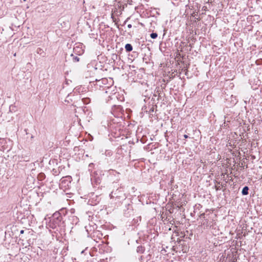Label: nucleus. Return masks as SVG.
<instances>
[{
  "label": "nucleus",
  "mask_w": 262,
  "mask_h": 262,
  "mask_svg": "<svg viewBox=\"0 0 262 262\" xmlns=\"http://www.w3.org/2000/svg\"><path fill=\"white\" fill-rule=\"evenodd\" d=\"M66 212V210L64 209H61L59 211L55 212L49 223V227L52 229H55L58 227H64L63 217L65 216Z\"/></svg>",
  "instance_id": "1"
},
{
  "label": "nucleus",
  "mask_w": 262,
  "mask_h": 262,
  "mask_svg": "<svg viewBox=\"0 0 262 262\" xmlns=\"http://www.w3.org/2000/svg\"><path fill=\"white\" fill-rule=\"evenodd\" d=\"M72 181V177L70 176L63 177L60 180V185L63 187H69Z\"/></svg>",
  "instance_id": "2"
},
{
  "label": "nucleus",
  "mask_w": 262,
  "mask_h": 262,
  "mask_svg": "<svg viewBox=\"0 0 262 262\" xmlns=\"http://www.w3.org/2000/svg\"><path fill=\"white\" fill-rule=\"evenodd\" d=\"M125 49L126 52H129L133 50V47L131 44L127 43L125 46Z\"/></svg>",
  "instance_id": "3"
},
{
  "label": "nucleus",
  "mask_w": 262,
  "mask_h": 262,
  "mask_svg": "<svg viewBox=\"0 0 262 262\" xmlns=\"http://www.w3.org/2000/svg\"><path fill=\"white\" fill-rule=\"evenodd\" d=\"M249 187L248 186H245L242 191V193L243 195H246L248 194Z\"/></svg>",
  "instance_id": "4"
},
{
  "label": "nucleus",
  "mask_w": 262,
  "mask_h": 262,
  "mask_svg": "<svg viewBox=\"0 0 262 262\" xmlns=\"http://www.w3.org/2000/svg\"><path fill=\"white\" fill-rule=\"evenodd\" d=\"M46 178V176L43 173H40L37 176V179L39 181H43Z\"/></svg>",
  "instance_id": "5"
},
{
  "label": "nucleus",
  "mask_w": 262,
  "mask_h": 262,
  "mask_svg": "<svg viewBox=\"0 0 262 262\" xmlns=\"http://www.w3.org/2000/svg\"><path fill=\"white\" fill-rule=\"evenodd\" d=\"M202 225L204 226L208 227L210 225L208 223V221L207 219H204V221L202 223Z\"/></svg>",
  "instance_id": "6"
},
{
  "label": "nucleus",
  "mask_w": 262,
  "mask_h": 262,
  "mask_svg": "<svg viewBox=\"0 0 262 262\" xmlns=\"http://www.w3.org/2000/svg\"><path fill=\"white\" fill-rule=\"evenodd\" d=\"M137 250L138 252L142 253L144 251V247H143L142 246H138L137 247Z\"/></svg>",
  "instance_id": "7"
},
{
  "label": "nucleus",
  "mask_w": 262,
  "mask_h": 262,
  "mask_svg": "<svg viewBox=\"0 0 262 262\" xmlns=\"http://www.w3.org/2000/svg\"><path fill=\"white\" fill-rule=\"evenodd\" d=\"M71 56L72 57V60L73 62H76L79 61V58L77 56H74L73 54H71Z\"/></svg>",
  "instance_id": "8"
},
{
  "label": "nucleus",
  "mask_w": 262,
  "mask_h": 262,
  "mask_svg": "<svg viewBox=\"0 0 262 262\" xmlns=\"http://www.w3.org/2000/svg\"><path fill=\"white\" fill-rule=\"evenodd\" d=\"M150 37L151 38L155 39V38H156L157 37L158 34H157V33H154L153 32V33L150 34Z\"/></svg>",
  "instance_id": "9"
},
{
  "label": "nucleus",
  "mask_w": 262,
  "mask_h": 262,
  "mask_svg": "<svg viewBox=\"0 0 262 262\" xmlns=\"http://www.w3.org/2000/svg\"><path fill=\"white\" fill-rule=\"evenodd\" d=\"M37 52L38 54H39L41 55V54H42V53H43V51L42 49L39 48L37 50Z\"/></svg>",
  "instance_id": "10"
},
{
  "label": "nucleus",
  "mask_w": 262,
  "mask_h": 262,
  "mask_svg": "<svg viewBox=\"0 0 262 262\" xmlns=\"http://www.w3.org/2000/svg\"><path fill=\"white\" fill-rule=\"evenodd\" d=\"M82 100H83V102L84 103H88L90 102V99L88 98H84Z\"/></svg>",
  "instance_id": "11"
},
{
  "label": "nucleus",
  "mask_w": 262,
  "mask_h": 262,
  "mask_svg": "<svg viewBox=\"0 0 262 262\" xmlns=\"http://www.w3.org/2000/svg\"><path fill=\"white\" fill-rule=\"evenodd\" d=\"M53 172L54 174H55V175H57L58 174L57 171V170L56 169H53Z\"/></svg>",
  "instance_id": "12"
},
{
  "label": "nucleus",
  "mask_w": 262,
  "mask_h": 262,
  "mask_svg": "<svg viewBox=\"0 0 262 262\" xmlns=\"http://www.w3.org/2000/svg\"><path fill=\"white\" fill-rule=\"evenodd\" d=\"M215 188L216 190H219L221 189V187L220 186H215Z\"/></svg>",
  "instance_id": "13"
},
{
  "label": "nucleus",
  "mask_w": 262,
  "mask_h": 262,
  "mask_svg": "<svg viewBox=\"0 0 262 262\" xmlns=\"http://www.w3.org/2000/svg\"><path fill=\"white\" fill-rule=\"evenodd\" d=\"M132 25H131V24H128V25H127V27H128V28H132Z\"/></svg>",
  "instance_id": "14"
},
{
  "label": "nucleus",
  "mask_w": 262,
  "mask_h": 262,
  "mask_svg": "<svg viewBox=\"0 0 262 262\" xmlns=\"http://www.w3.org/2000/svg\"><path fill=\"white\" fill-rule=\"evenodd\" d=\"M184 137L185 139H187V138H188V135H184Z\"/></svg>",
  "instance_id": "15"
},
{
  "label": "nucleus",
  "mask_w": 262,
  "mask_h": 262,
  "mask_svg": "<svg viewBox=\"0 0 262 262\" xmlns=\"http://www.w3.org/2000/svg\"><path fill=\"white\" fill-rule=\"evenodd\" d=\"M203 217L204 218H205V214L204 213H203L201 214V217Z\"/></svg>",
  "instance_id": "16"
},
{
  "label": "nucleus",
  "mask_w": 262,
  "mask_h": 262,
  "mask_svg": "<svg viewBox=\"0 0 262 262\" xmlns=\"http://www.w3.org/2000/svg\"><path fill=\"white\" fill-rule=\"evenodd\" d=\"M24 233V230H20V234H23Z\"/></svg>",
  "instance_id": "17"
},
{
  "label": "nucleus",
  "mask_w": 262,
  "mask_h": 262,
  "mask_svg": "<svg viewBox=\"0 0 262 262\" xmlns=\"http://www.w3.org/2000/svg\"><path fill=\"white\" fill-rule=\"evenodd\" d=\"M93 165V163H90L89 164V167H92V166Z\"/></svg>",
  "instance_id": "18"
}]
</instances>
